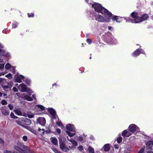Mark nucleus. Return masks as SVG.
<instances>
[{"mask_svg":"<svg viewBox=\"0 0 153 153\" xmlns=\"http://www.w3.org/2000/svg\"><path fill=\"white\" fill-rule=\"evenodd\" d=\"M77 140L78 141H82L83 140V138L82 137L79 136L77 138Z\"/></svg>","mask_w":153,"mask_h":153,"instance_id":"4c0bfd02","label":"nucleus"},{"mask_svg":"<svg viewBox=\"0 0 153 153\" xmlns=\"http://www.w3.org/2000/svg\"><path fill=\"white\" fill-rule=\"evenodd\" d=\"M146 145L148 150L147 153H153V152L151 151L152 150V147L153 145L152 141H150L148 142Z\"/></svg>","mask_w":153,"mask_h":153,"instance_id":"423d86ee","label":"nucleus"},{"mask_svg":"<svg viewBox=\"0 0 153 153\" xmlns=\"http://www.w3.org/2000/svg\"><path fill=\"white\" fill-rule=\"evenodd\" d=\"M140 50L137 49L133 53V55L134 56H137L140 54Z\"/></svg>","mask_w":153,"mask_h":153,"instance_id":"6ab92c4d","label":"nucleus"},{"mask_svg":"<svg viewBox=\"0 0 153 153\" xmlns=\"http://www.w3.org/2000/svg\"><path fill=\"white\" fill-rule=\"evenodd\" d=\"M4 143V141L1 138H0V144L3 145Z\"/></svg>","mask_w":153,"mask_h":153,"instance_id":"a18cd8bd","label":"nucleus"},{"mask_svg":"<svg viewBox=\"0 0 153 153\" xmlns=\"http://www.w3.org/2000/svg\"><path fill=\"white\" fill-rule=\"evenodd\" d=\"M136 126L134 125H131L129 127V131L132 132L135 131L136 129Z\"/></svg>","mask_w":153,"mask_h":153,"instance_id":"ddd939ff","label":"nucleus"},{"mask_svg":"<svg viewBox=\"0 0 153 153\" xmlns=\"http://www.w3.org/2000/svg\"><path fill=\"white\" fill-rule=\"evenodd\" d=\"M4 82V79L1 78H0V84H1V85H2Z\"/></svg>","mask_w":153,"mask_h":153,"instance_id":"e433bc0d","label":"nucleus"},{"mask_svg":"<svg viewBox=\"0 0 153 153\" xmlns=\"http://www.w3.org/2000/svg\"><path fill=\"white\" fill-rule=\"evenodd\" d=\"M105 18H104L100 15H98L95 16V19L100 22H109L110 18H108V16H105V15H104Z\"/></svg>","mask_w":153,"mask_h":153,"instance_id":"7ed1b4c3","label":"nucleus"},{"mask_svg":"<svg viewBox=\"0 0 153 153\" xmlns=\"http://www.w3.org/2000/svg\"><path fill=\"white\" fill-rule=\"evenodd\" d=\"M15 26H15H14V28H15V27H16V26Z\"/></svg>","mask_w":153,"mask_h":153,"instance_id":"774afa93","label":"nucleus"},{"mask_svg":"<svg viewBox=\"0 0 153 153\" xmlns=\"http://www.w3.org/2000/svg\"><path fill=\"white\" fill-rule=\"evenodd\" d=\"M56 124L60 126V125L61 124V123L59 122H57L56 123Z\"/></svg>","mask_w":153,"mask_h":153,"instance_id":"4d7b16f0","label":"nucleus"},{"mask_svg":"<svg viewBox=\"0 0 153 153\" xmlns=\"http://www.w3.org/2000/svg\"><path fill=\"white\" fill-rule=\"evenodd\" d=\"M2 52V50L1 49H0V52Z\"/></svg>","mask_w":153,"mask_h":153,"instance_id":"69168bd1","label":"nucleus"},{"mask_svg":"<svg viewBox=\"0 0 153 153\" xmlns=\"http://www.w3.org/2000/svg\"><path fill=\"white\" fill-rule=\"evenodd\" d=\"M92 6L94 8L95 11L105 15V16H108V18L111 17L112 15L111 13L107 9L103 7L100 4L95 3L92 5Z\"/></svg>","mask_w":153,"mask_h":153,"instance_id":"f257e3e1","label":"nucleus"},{"mask_svg":"<svg viewBox=\"0 0 153 153\" xmlns=\"http://www.w3.org/2000/svg\"><path fill=\"white\" fill-rule=\"evenodd\" d=\"M27 117L29 118H32L34 117L33 114L32 113H28L27 114Z\"/></svg>","mask_w":153,"mask_h":153,"instance_id":"c756f323","label":"nucleus"},{"mask_svg":"<svg viewBox=\"0 0 153 153\" xmlns=\"http://www.w3.org/2000/svg\"><path fill=\"white\" fill-rule=\"evenodd\" d=\"M0 60H1V61H0V62H2V61H1V60H1V59H0Z\"/></svg>","mask_w":153,"mask_h":153,"instance_id":"338daca9","label":"nucleus"},{"mask_svg":"<svg viewBox=\"0 0 153 153\" xmlns=\"http://www.w3.org/2000/svg\"><path fill=\"white\" fill-rule=\"evenodd\" d=\"M56 131L59 134H60L61 132L60 129L59 128H57L56 129Z\"/></svg>","mask_w":153,"mask_h":153,"instance_id":"864d4df0","label":"nucleus"},{"mask_svg":"<svg viewBox=\"0 0 153 153\" xmlns=\"http://www.w3.org/2000/svg\"><path fill=\"white\" fill-rule=\"evenodd\" d=\"M1 86L4 90H5L6 89H7L9 88V86L7 85H1Z\"/></svg>","mask_w":153,"mask_h":153,"instance_id":"c9c22d12","label":"nucleus"},{"mask_svg":"<svg viewBox=\"0 0 153 153\" xmlns=\"http://www.w3.org/2000/svg\"><path fill=\"white\" fill-rule=\"evenodd\" d=\"M20 120H21V122L24 123L25 122V120H26V121L27 122V123H28V124H31V121L30 120L28 119H26L25 118H20L19 119Z\"/></svg>","mask_w":153,"mask_h":153,"instance_id":"2eb2a0df","label":"nucleus"},{"mask_svg":"<svg viewBox=\"0 0 153 153\" xmlns=\"http://www.w3.org/2000/svg\"><path fill=\"white\" fill-rule=\"evenodd\" d=\"M18 87L19 89L20 90V91L22 92L29 91V89L27 88L26 86L24 83L20 84Z\"/></svg>","mask_w":153,"mask_h":153,"instance_id":"39448f33","label":"nucleus"},{"mask_svg":"<svg viewBox=\"0 0 153 153\" xmlns=\"http://www.w3.org/2000/svg\"><path fill=\"white\" fill-rule=\"evenodd\" d=\"M28 130H29L30 131L35 134H37L38 133L37 132L36 130H34L33 129L31 128H29Z\"/></svg>","mask_w":153,"mask_h":153,"instance_id":"a878e982","label":"nucleus"},{"mask_svg":"<svg viewBox=\"0 0 153 153\" xmlns=\"http://www.w3.org/2000/svg\"><path fill=\"white\" fill-rule=\"evenodd\" d=\"M22 139L25 141H26L27 140V137L26 136H24L23 137Z\"/></svg>","mask_w":153,"mask_h":153,"instance_id":"58836bf2","label":"nucleus"},{"mask_svg":"<svg viewBox=\"0 0 153 153\" xmlns=\"http://www.w3.org/2000/svg\"><path fill=\"white\" fill-rule=\"evenodd\" d=\"M8 107L10 110H12L13 109V106L11 104H9L8 105Z\"/></svg>","mask_w":153,"mask_h":153,"instance_id":"ea45409f","label":"nucleus"},{"mask_svg":"<svg viewBox=\"0 0 153 153\" xmlns=\"http://www.w3.org/2000/svg\"><path fill=\"white\" fill-rule=\"evenodd\" d=\"M13 91L14 92H18V90L17 88H16L15 87H14L13 88Z\"/></svg>","mask_w":153,"mask_h":153,"instance_id":"09e8293b","label":"nucleus"},{"mask_svg":"<svg viewBox=\"0 0 153 153\" xmlns=\"http://www.w3.org/2000/svg\"><path fill=\"white\" fill-rule=\"evenodd\" d=\"M108 28L109 30H110L111 28V27L109 26L108 27Z\"/></svg>","mask_w":153,"mask_h":153,"instance_id":"bf43d9fd","label":"nucleus"},{"mask_svg":"<svg viewBox=\"0 0 153 153\" xmlns=\"http://www.w3.org/2000/svg\"><path fill=\"white\" fill-rule=\"evenodd\" d=\"M23 96V98L24 99L26 100L27 101H31L33 100V99L30 96L25 94H22Z\"/></svg>","mask_w":153,"mask_h":153,"instance_id":"9b49d317","label":"nucleus"},{"mask_svg":"<svg viewBox=\"0 0 153 153\" xmlns=\"http://www.w3.org/2000/svg\"><path fill=\"white\" fill-rule=\"evenodd\" d=\"M37 134H39L41 135H43L45 132V130L44 129H41L40 128H39L38 130Z\"/></svg>","mask_w":153,"mask_h":153,"instance_id":"a211bd4d","label":"nucleus"},{"mask_svg":"<svg viewBox=\"0 0 153 153\" xmlns=\"http://www.w3.org/2000/svg\"><path fill=\"white\" fill-rule=\"evenodd\" d=\"M4 153H12V152L7 151V150H5L4 151Z\"/></svg>","mask_w":153,"mask_h":153,"instance_id":"603ef678","label":"nucleus"},{"mask_svg":"<svg viewBox=\"0 0 153 153\" xmlns=\"http://www.w3.org/2000/svg\"><path fill=\"white\" fill-rule=\"evenodd\" d=\"M2 114L4 115H8L9 114V111L5 107H3L1 109Z\"/></svg>","mask_w":153,"mask_h":153,"instance_id":"1a4fd4ad","label":"nucleus"},{"mask_svg":"<svg viewBox=\"0 0 153 153\" xmlns=\"http://www.w3.org/2000/svg\"><path fill=\"white\" fill-rule=\"evenodd\" d=\"M19 77H20V78H21V79H24V76L23 75H20Z\"/></svg>","mask_w":153,"mask_h":153,"instance_id":"6e6d98bb","label":"nucleus"},{"mask_svg":"<svg viewBox=\"0 0 153 153\" xmlns=\"http://www.w3.org/2000/svg\"><path fill=\"white\" fill-rule=\"evenodd\" d=\"M66 128L69 131L73 132L75 130L73 125L71 124H69L66 126Z\"/></svg>","mask_w":153,"mask_h":153,"instance_id":"f8f14e48","label":"nucleus"},{"mask_svg":"<svg viewBox=\"0 0 153 153\" xmlns=\"http://www.w3.org/2000/svg\"><path fill=\"white\" fill-rule=\"evenodd\" d=\"M1 103L3 105H6L7 104V102L6 100H3L1 101Z\"/></svg>","mask_w":153,"mask_h":153,"instance_id":"2f4dec72","label":"nucleus"},{"mask_svg":"<svg viewBox=\"0 0 153 153\" xmlns=\"http://www.w3.org/2000/svg\"><path fill=\"white\" fill-rule=\"evenodd\" d=\"M68 140L71 142L73 145H74L75 146H76L78 145V143L75 140L71 139L70 140L68 138Z\"/></svg>","mask_w":153,"mask_h":153,"instance_id":"412c9836","label":"nucleus"},{"mask_svg":"<svg viewBox=\"0 0 153 153\" xmlns=\"http://www.w3.org/2000/svg\"><path fill=\"white\" fill-rule=\"evenodd\" d=\"M11 71L14 74L15 73V68L13 67H12L11 68Z\"/></svg>","mask_w":153,"mask_h":153,"instance_id":"37998d69","label":"nucleus"},{"mask_svg":"<svg viewBox=\"0 0 153 153\" xmlns=\"http://www.w3.org/2000/svg\"><path fill=\"white\" fill-rule=\"evenodd\" d=\"M137 15V13L135 12H134L131 13V16L134 19L136 23H139V22H137L138 20H137L136 19L139 20L140 18V17H138Z\"/></svg>","mask_w":153,"mask_h":153,"instance_id":"0eeeda50","label":"nucleus"},{"mask_svg":"<svg viewBox=\"0 0 153 153\" xmlns=\"http://www.w3.org/2000/svg\"><path fill=\"white\" fill-rule=\"evenodd\" d=\"M144 150V148H142L139 151L138 153H143Z\"/></svg>","mask_w":153,"mask_h":153,"instance_id":"a19ab883","label":"nucleus"},{"mask_svg":"<svg viewBox=\"0 0 153 153\" xmlns=\"http://www.w3.org/2000/svg\"><path fill=\"white\" fill-rule=\"evenodd\" d=\"M148 18V16L147 14H144L143 15L142 17H140L139 20L138 19H136L137 20H138L137 22H142V21H144L147 19Z\"/></svg>","mask_w":153,"mask_h":153,"instance_id":"9d476101","label":"nucleus"},{"mask_svg":"<svg viewBox=\"0 0 153 153\" xmlns=\"http://www.w3.org/2000/svg\"><path fill=\"white\" fill-rule=\"evenodd\" d=\"M15 85L16 86H17V87H18V84H17V83H16L15 84Z\"/></svg>","mask_w":153,"mask_h":153,"instance_id":"680f3d73","label":"nucleus"},{"mask_svg":"<svg viewBox=\"0 0 153 153\" xmlns=\"http://www.w3.org/2000/svg\"><path fill=\"white\" fill-rule=\"evenodd\" d=\"M103 148L105 151H108L110 149V145L109 144H106L104 146Z\"/></svg>","mask_w":153,"mask_h":153,"instance_id":"f3484780","label":"nucleus"},{"mask_svg":"<svg viewBox=\"0 0 153 153\" xmlns=\"http://www.w3.org/2000/svg\"><path fill=\"white\" fill-rule=\"evenodd\" d=\"M59 143L60 147L61 149L65 152H68L69 150V148L65 146V142L62 141L61 139H59Z\"/></svg>","mask_w":153,"mask_h":153,"instance_id":"20e7f679","label":"nucleus"},{"mask_svg":"<svg viewBox=\"0 0 153 153\" xmlns=\"http://www.w3.org/2000/svg\"><path fill=\"white\" fill-rule=\"evenodd\" d=\"M15 82L20 83L22 82V80H21L20 77H17L15 79Z\"/></svg>","mask_w":153,"mask_h":153,"instance_id":"c85d7f7f","label":"nucleus"},{"mask_svg":"<svg viewBox=\"0 0 153 153\" xmlns=\"http://www.w3.org/2000/svg\"><path fill=\"white\" fill-rule=\"evenodd\" d=\"M18 145H19L18 144ZM14 148L15 149L21 153V147L20 146H15Z\"/></svg>","mask_w":153,"mask_h":153,"instance_id":"5701e85b","label":"nucleus"},{"mask_svg":"<svg viewBox=\"0 0 153 153\" xmlns=\"http://www.w3.org/2000/svg\"><path fill=\"white\" fill-rule=\"evenodd\" d=\"M5 76L9 79H11L12 78V75L11 74H8L6 75Z\"/></svg>","mask_w":153,"mask_h":153,"instance_id":"f704fd0d","label":"nucleus"},{"mask_svg":"<svg viewBox=\"0 0 153 153\" xmlns=\"http://www.w3.org/2000/svg\"><path fill=\"white\" fill-rule=\"evenodd\" d=\"M127 131L126 130H124L122 132V135L124 136L126 135L127 134Z\"/></svg>","mask_w":153,"mask_h":153,"instance_id":"72a5a7b5","label":"nucleus"},{"mask_svg":"<svg viewBox=\"0 0 153 153\" xmlns=\"http://www.w3.org/2000/svg\"><path fill=\"white\" fill-rule=\"evenodd\" d=\"M48 111L51 114L53 117H55L56 111H55L52 108H50L48 109Z\"/></svg>","mask_w":153,"mask_h":153,"instance_id":"dca6fc26","label":"nucleus"},{"mask_svg":"<svg viewBox=\"0 0 153 153\" xmlns=\"http://www.w3.org/2000/svg\"><path fill=\"white\" fill-rule=\"evenodd\" d=\"M12 67L9 63H7L5 66V68L6 69H8L11 68Z\"/></svg>","mask_w":153,"mask_h":153,"instance_id":"bb28decb","label":"nucleus"},{"mask_svg":"<svg viewBox=\"0 0 153 153\" xmlns=\"http://www.w3.org/2000/svg\"><path fill=\"white\" fill-rule=\"evenodd\" d=\"M112 19L114 20H116L117 22H118V21H117V16H114L113 18Z\"/></svg>","mask_w":153,"mask_h":153,"instance_id":"49530a36","label":"nucleus"},{"mask_svg":"<svg viewBox=\"0 0 153 153\" xmlns=\"http://www.w3.org/2000/svg\"><path fill=\"white\" fill-rule=\"evenodd\" d=\"M78 149L80 151H82L83 149V147L82 146H80L78 147Z\"/></svg>","mask_w":153,"mask_h":153,"instance_id":"c03bdc74","label":"nucleus"},{"mask_svg":"<svg viewBox=\"0 0 153 153\" xmlns=\"http://www.w3.org/2000/svg\"><path fill=\"white\" fill-rule=\"evenodd\" d=\"M14 112L17 115L26 117L25 114H22V112L19 109H16L14 111Z\"/></svg>","mask_w":153,"mask_h":153,"instance_id":"4468645a","label":"nucleus"},{"mask_svg":"<svg viewBox=\"0 0 153 153\" xmlns=\"http://www.w3.org/2000/svg\"><path fill=\"white\" fill-rule=\"evenodd\" d=\"M32 98L33 99V100H36V95L35 94H33L32 95Z\"/></svg>","mask_w":153,"mask_h":153,"instance_id":"3c124183","label":"nucleus"},{"mask_svg":"<svg viewBox=\"0 0 153 153\" xmlns=\"http://www.w3.org/2000/svg\"><path fill=\"white\" fill-rule=\"evenodd\" d=\"M12 153H19L17 152H12Z\"/></svg>","mask_w":153,"mask_h":153,"instance_id":"0e129e2a","label":"nucleus"},{"mask_svg":"<svg viewBox=\"0 0 153 153\" xmlns=\"http://www.w3.org/2000/svg\"><path fill=\"white\" fill-rule=\"evenodd\" d=\"M16 122L19 125L21 126H23L22 124V122H21V120H20L19 119L16 121Z\"/></svg>","mask_w":153,"mask_h":153,"instance_id":"7c9ffc66","label":"nucleus"},{"mask_svg":"<svg viewBox=\"0 0 153 153\" xmlns=\"http://www.w3.org/2000/svg\"><path fill=\"white\" fill-rule=\"evenodd\" d=\"M37 120V122L42 126H44L46 123L45 119L44 117H38Z\"/></svg>","mask_w":153,"mask_h":153,"instance_id":"6e6552de","label":"nucleus"},{"mask_svg":"<svg viewBox=\"0 0 153 153\" xmlns=\"http://www.w3.org/2000/svg\"><path fill=\"white\" fill-rule=\"evenodd\" d=\"M122 140V138L121 137H120L118 138L117 139V141L118 143H120Z\"/></svg>","mask_w":153,"mask_h":153,"instance_id":"473e14b6","label":"nucleus"},{"mask_svg":"<svg viewBox=\"0 0 153 153\" xmlns=\"http://www.w3.org/2000/svg\"><path fill=\"white\" fill-rule=\"evenodd\" d=\"M3 95L4 96H6L7 95V94H5V93H4L3 94Z\"/></svg>","mask_w":153,"mask_h":153,"instance_id":"e2e57ef3","label":"nucleus"},{"mask_svg":"<svg viewBox=\"0 0 153 153\" xmlns=\"http://www.w3.org/2000/svg\"><path fill=\"white\" fill-rule=\"evenodd\" d=\"M34 16V13H31L30 14H28V16L29 17H33Z\"/></svg>","mask_w":153,"mask_h":153,"instance_id":"8fccbe9b","label":"nucleus"},{"mask_svg":"<svg viewBox=\"0 0 153 153\" xmlns=\"http://www.w3.org/2000/svg\"><path fill=\"white\" fill-rule=\"evenodd\" d=\"M87 42L89 44H91L92 42V40L90 39H87Z\"/></svg>","mask_w":153,"mask_h":153,"instance_id":"79ce46f5","label":"nucleus"},{"mask_svg":"<svg viewBox=\"0 0 153 153\" xmlns=\"http://www.w3.org/2000/svg\"><path fill=\"white\" fill-rule=\"evenodd\" d=\"M114 147L116 149H118L119 148V147H118L116 145H114Z\"/></svg>","mask_w":153,"mask_h":153,"instance_id":"5fc2aeb1","label":"nucleus"},{"mask_svg":"<svg viewBox=\"0 0 153 153\" xmlns=\"http://www.w3.org/2000/svg\"><path fill=\"white\" fill-rule=\"evenodd\" d=\"M52 142L55 145L57 144V140L56 138L53 137L51 139Z\"/></svg>","mask_w":153,"mask_h":153,"instance_id":"4be33fe9","label":"nucleus"},{"mask_svg":"<svg viewBox=\"0 0 153 153\" xmlns=\"http://www.w3.org/2000/svg\"><path fill=\"white\" fill-rule=\"evenodd\" d=\"M3 47L2 45L0 44V49H1V48H3Z\"/></svg>","mask_w":153,"mask_h":153,"instance_id":"13d9d810","label":"nucleus"},{"mask_svg":"<svg viewBox=\"0 0 153 153\" xmlns=\"http://www.w3.org/2000/svg\"><path fill=\"white\" fill-rule=\"evenodd\" d=\"M88 150L89 153H94V149L90 146H89L88 148Z\"/></svg>","mask_w":153,"mask_h":153,"instance_id":"b1692460","label":"nucleus"},{"mask_svg":"<svg viewBox=\"0 0 153 153\" xmlns=\"http://www.w3.org/2000/svg\"><path fill=\"white\" fill-rule=\"evenodd\" d=\"M2 95V93L1 92H0V97H1Z\"/></svg>","mask_w":153,"mask_h":153,"instance_id":"052dcab7","label":"nucleus"},{"mask_svg":"<svg viewBox=\"0 0 153 153\" xmlns=\"http://www.w3.org/2000/svg\"><path fill=\"white\" fill-rule=\"evenodd\" d=\"M17 144L21 147V153H25L26 151H27L30 153H33V151L32 149L21 142H18Z\"/></svg>","mask_w":153,"mask_h":153,"instance_id":"f03ea898","label":"nucleus"},{"mask_svg":"<svg viewBox=\"0 0 153 153\" xmlns=\"http://www.w3.org/2000/svg\"><path fill=\"white\" fill-rule=\"evenodd\" d=\"M66 132L71 137L76 135L75 133H72L68 131H66Z\"/></svg>","mask_w":153,"mask_h":153,"instance_id":"393cba45","label":"nucleus"},{"mask_svg":"<svg viewBox=\"0 0 153 153\" xmlns=\"http://www.w3.org/2000/svg\"><path fill=\"white\" fill-rule=\"evenodd\" d=\"M4 67V64H0V69H2Z\"/></svg>","mask_w":153,"mask_h":153,"instance_id":"de8ad7c7","label":"nucleus"},{"mask_svg":"<svg viewBox=\"0 0 153 153\" xmlns=\"http://www.w3.org/2000/svg\"><path fill=\"white\" fill-rule=\"evenodd\" d=\"M37 107H38V109H39L37 110L39 111H41L45 109L44 107L43 106L41 105H38Z\"/></svg>","mask_w":153,"mask_h":153,"instance_id":"aec40b11","label":"nucleus"},{"mask_svg":"<svg viewBox=\"0 0 153 153\" xmlns=\"http://www.w3.org/2000/svg\"><path fill=\"white\" fill-rule=\"evenodd\" d=\"M10 117L13 118L14 119H17L18 118V117L17 116H16L14 114V113L12 112H11L10 114Z\"/></svg>","mask_w":153,"mask_h":153,"instance_id":"cd10ccee","label":"nucleus"}]
</instances>
